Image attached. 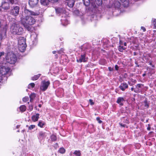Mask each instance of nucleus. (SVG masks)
<instances>
[{
	"label": "nucleus",
	"mask_w": 156,
	"mask_h": 156,
	"mask_svg": "<svg viewBox=\"0 0 156 156\" xmlns=\"http://www.w3.org/2000/svg\"><path fill=\"white\" fill-rule=\"evenodd\" d=\"M24 13L26 16L21 18V24L28 31H32L33 28L31 26L35 23L36 20L33 17L29 15L36 16L39 14L28 9H25Z\"/></svg>",
	"instance_id": "obj_1"
},
{
	"label": "nucleus",
	"mask_w": 156,
	"mask_h": 156,
	"mask_svg": "<svg viewBox=\"0 0 156 156\" xmlns=\"http://www.w3.org/2000/svg\"><path fill=\"white\" fill-rule=\"evenodd\" d=\"M10 32L14 34L21 35L23 31V29L18 24L13 23L10 27Z\"/></svg>",
	"instance_id": "obj_2"
},
{
	"label": "nucleus",
	"mask_w": 156,
	"mask_h": 156,
	"mask_svg": "<svg viewBox=\"0 0 156 156\" xmlns=\"http://www.w3.org/2000/svg\"><path fill=\"white\" fill-rule=\"evenodd\" d=\"M10 69L7 64L3 63L0 64V82L2 80V76L6 75Z\"/></svg>",
	"instance_id": "obj_3"
},
{
	"label": "nucleus",
	"mask_w": 156,
	"mask_h": 156,
	"mask_svg": "<svg viewBox=\"0 0 156 156\" xmlns=\"http://www.w3.org/2000/svg\"><path fill=\"white\" fill-rule=\"evenodd\" d=\"M5 58L7 62L11 64H14L16 61V55L11 52L8 53Z\"/></svg>",
	"instance_id": "obj_4"
},
{
	"label": "nucleus",
	"mask_w": 156,
	"mask_h": 156,
	"mask_svg": "<svg viewBox=\"0 0 156 156\" xmlns=\"http://www.w3.org/2000/svg\"><path fill=\"white\" fill-rule=\"evenodd\" d=\"M20 7L17 5H13L10 10V13L14 16H16L19 14Z\"/></svg>",
	"instance_id": "obj_5"
},
{
	"label": "nucleus",
	"mask_w": 156,
	"mask_h": 156,
	"mask_svg": "<svg viewBox=\"0 0 156 156\" xmlns=\"http://www.w3.org/2000/svg\"><path fill=\"white\" fill-rule=\"evenodd\" d=\"M50 84V82L49 81H46L44 80L42 81L41 82L40 87L41 90L43 91L46 90L47 89Z\"/></svg>",
	"instance_id": "obj_6"
},
{
	"label": "nucleus",
	"mask_w": 156,
	"mask_h": 156,
	"mask_svg": "<svg viewBox=\"0 0 156 156\" xmlns=\"http://www.w3.org/2000/svg\"><path fill=\"white\" fill-rule=\"evenodd\" d=\"M151 57V55L150 53L144 52L142 56V59L146 63H148L150 58Z\"/></svg>",
	"instance_id": "obj_7"
},
{
	"label": "nucleus",
	"mask_w": 156,
	"mask_h": 156,
	"mask_svg": "<svg viewBox=\"0 0 156 156\" xmlns=\"http://www.w3.org/2000/svg\"><path fill=\"white\" fill-rule=\"evenodd\" d=\"M10 3L6 1L2 2L1 6L2 9H3L4 10H8L10 9Z\"/></svg>",
	"instance_id": "obj_8"
},
{
	"label": "nucleus",
	"mask_w": 156,
	"mask_h": 156,
	"mask_svg": "<svg viewBox=\"0 0 156 156\" xmlns=\"http://www.w3.org/2000/svg\"><path fill=\"white\" fill-rule=\"evenodd\" d=\"M101 42L102 43V45L104 48H105L108 47L109 41L107 38H103Z\"/></svg>",
	"instance_id": "obj_9"
},
{
	"label": "nucleus",
	"mask_w": 156,
	"mask_h": 156,
	"mask_svg": "<svg viewBox=\"0 0 156 156\" xmlns=\"http://www.w3.org/2000/svg\"><path fill=\"white\" fill-rule=\"evenodd\" d=\"M58 1V0H40L41 4L43 5H47L50 2L55 3Z\"/></svg>",
	"instance_id": "obj_10"
},
{
	"label": "nucleus",
	"mask_w": 156,
	"mask_h": 156,
	"mask_svg": "<svg viewBox=\"0 0 156 156\" xmlns=\"http://www.w3.org/2000/svg\"><path fill=\"white\" fill-rule=\"evenodd\" d=\"M123 151L125 153L127 154H129L132 151V147L129 145L126 146L124 148Z\"/></svg>",
	"instance_id": "obj_11"
},
{
	"label": "nucleus",
	"mask_w": 156,
	"mask_h": 156,
	"mask_svg": "<svg viewBox=\"0 0 156 156\" xmlns=\"http://www.w3.org/2000/svg\"><path fill=\"white\" fill-rule=\"evenodd\" d=\"M128 87V85L125 82L121 83L119 86V88L122 91H124Z\"/></svg>",
	"instance_id": "obj_12"
},
{
	"label": "nucleus",
	"mask_w": 156,
	"mask_h": 156,
	"mask_svg": "<svg viewBox=\"0 0 156 156\" xmlns=\"http://www.w3.org/2000/svg\"><path fill=\"white\" fill-rule=\"evenodd\" d=\"M38 2V0H29V5L30 7H33L37 4Z\"/></svg>",
	"instance_id": "obj_13"
},
{
	"label": "nucleus",
	"mask_w": 156,
	"mask_h": 156,
	"mask_svg": "<svg viewBox=\"0 0 156 156\" xmlns=\"http://www.w3.org/2000/svg\"><path fill=\"white\" fill-rule=\"evenodd\" d=\"M55 9L56 13L57 14H62L64 12V9L62 8L56 7L55 8Z\"/></svg>",
	"instance_id": "obj_14"
},
{
	"label": "nucleus",
	"mask_w": 156,
	"mask_h": 156,
	"mask_svg": "<svg viewBox=\"0 0 156 156\" xmlns=\"http://www.w3.org/2000/svg\"><path fill=\"white\" fill-rule=\"evenodd\" d=\"M144 85L142 84H138L136 85V89L134 90V92L136 93H139L140 92V90L139 89L140 88H141L142 87H143Z\"/></svg>",
	"instance_id": "obj_15"
},
{
	"label": "nucleus",
	"mask_w": 156,
	"mask_h": 156,
	"mask_svg": "<svg viewBox=\"0 0 156 156\" xmlns=\"http://www.w3.org/2000/svg\"><path fill=\"white\" fill-rule=\"evenodd\" d=\"M85 54L81 55V57L79 59L77 60L78 62H85L86 61V58H85Z\"/></svg>",
	"instance_id": "obj_16"
},
{
	"label": "nucleus",
	"mask_w": 156,
	"mask_h": 156,
	"mask_svg": "<svg viewBox=\"0 0 156 156\" xmlns=\"http://www.w3.org/2000/svg\"><path fill=\"white\" fill-rule=\"evenodd\" d=\"M46 136L45 133L42 131L39 132L38 136V138L40 139H42L44 138Z\"/></svg>",
	"instance_id": "obj_17"
},
{
	"label": "nucleus",
	"mask_w": 156,
	"mask_h": 156,
	"mask_svg": "<svg viewBox=\"0 0 156 156\" xmlns=\"http://www.w3.org/2000/svg\"><path fill=\"white\" fill-rule=\"evenodd\" d=\"M19 50L21 52H23L25 50L26 47V44L18 46Z\"/></svg>",
	"instance_id": "obj_18"
},
{
	"label": "nucleus",
	"mask_w": 156,
	"mask_h": 156,
	"mask_svg": "<svg viewBox=\"0 0 156 156\" xmlns=\"http://www.w3.org/2000/svg\"><path fill=\"white\" fill-rule=\"evenodd\" d=\"M144 104V106L146 108H148L149 107L150 102V101H148L147 100V98H145V100L143 101Z\"/></svg>",
	"instance_id": "obj_19"
},
{
	"label": "nucleus",
	"mask_w": 156,
	"mask_h": 156,
	"mask_svg": "<svg viewBox=\"0 0 156 156\" xmlns=\"http://www.w3.org/2000/svg\"><path fill=\"white\" fill-rule=\"evenodd\" d=\"M39 115H40L38 113H37L36 115H33L32 117V120L34 122L37 121L39 118Z\"/></svg>",
	"instance_id": "obj_20"
},
{
	"label": "nucleus",
	"mask_w": 156,
	"mask_h": 156,
	"mask_svg": "<svg viewBox=\"0 0 156 156\" xmlns=\"http://www.w3.org/2000/svg\"><path fill=\"white\" fill-rule=\"evenodd\" d=\"M67 2V5L70 8H72L74 5V0H69Z\"/></svg>",
	"instance_id": "obj_21"
},
{
	"label": "nucleus",
	"mask_w": 156,
	"mask_h": 156,
	"mask_svg": "<svg viewBox=\"0 0 156 156\" xmlns=\"http://www.w3.org/2000/svg\"><path fill=\"white\" fill-rule=\"evenodd\" d=\"M115 9H118L120 8L121 3L119 2L116 1L113 3Z\"/></svg>",
	"instance_id": "obj_22"
},
{
	"label": "nucleus",
	"mask_w": 156,
	"mask_h": 156,
	"mask_svg": "<svg viewBox=\"0 0 156 156\" xmlns=\"http://www.w3.org/2000/svg\"><path fill=\"white\" fill-rule=\"evenodd\" d=\"M124 1L121 2V5L125 7H127L129 6V1L126 0H124Z\"/></svg>",
	"instance_id": "obj_23"
},
{
	"label": "nucleus",
	"mask_w": 156,
	"mask_h": 156,
	"mask_svg": "<svg viewBox=\"0 0 156 156\" xmlns=\"http://www.w3.org/2000/svg\"><path fill=\"white\" fill-rule=\"evenodd\" d=\"M26 44V42L25 39L23 38L21 39H20L18 41V46Z\"/></svg>",
	"instance_id": "obj_24"
},
{
	"label": "nucleus",
	"mask_w": 156,
	"mask_h": 156,
	"mask_svg": "<svg viewBox=\"0 0 156 156\" xmlns=\"http://www.w3.org/2000/svg\"><path fill=\"white\" fill-rule=\"evenodd\" d=\"M36 97L35 94L34 93H32L30 95V102H32L34 100V99Z\"/></svg>",
	"instance_id": "obj_25"
},
{
	"label": "nucleus",
	"mask_w": 156,
	"mask_h": 156,
	"mask_svg": "<svg viewBox=\"0 0 156 156\" xmlns=\"http://www.w3.org/2000/svg\"><path fill=\"white\" fill-rule=\"evenodd\" d=\"M84 4L86 6H88L90 4V0H83Z\"/></svg>",
	"instance_id": "obj_26"
},
{
	"label": "nucleus",
	"mask_w": 156,
	"mask_h": 156,
	"mask_svg": "<svg viewBox=\"0 0 156 156\" xmlns=\"http://www.w3.org/2000/svg\"><path fill=\"white\" fill-rule=\"evenodd\" d=\"M45 122L42 121H39L38 124V126L41 128L43 127V126L45 125Z\"/></svg>",
	"instance_id": "obj_27"
},
{
	"label": "nucleus",
	"mask_w": 156,
	"mask_h": 156,
	"mask_svg": "<svg viewBox=\"0 0 156 156\" xmlns=\"http://www.w3.org/2000/svg\"><path fill=\"white\" fill-rule=\"evenodd\" d=\"M126 49V48H124L123 46H121L120 45H119L118 47V50L119 51L121 52H123V51Z\"/></svg>",
	"instance_id": "obj_28"
},
{
	"label": "nucleus",
	"mask_w": 156,
	"mask_h": 156,
	"mask_svg": "<svg viewBox=\"0 0 156 156\" xmlns=\"http://www.w3.org/2000/svg\"><path fill=\"white\" fill-rule=\"evenodd\" d=\"M41 74H40L35 75L32 78V80H36L39 78Z\"/></svg>",
	"instance_id": "obj_29"
},
{
	"label": "nucleus",
	"mask_w": 156,
	"mask_h": 156,
	"mask_svg": "<svg viewBox=\"0 0 156 156\" xmlns=\"http://www.w3.org/2000/svg\"><path fill=\"white\" fill-rule=\"evenodd\" d=\"M124 101V99L123 97H119L117 98L116 102L117 103H120V102H121L122 101Z\"/></svg>",
	"instance_id": "obj_30"
},
{
	"label": "nucleus",
	"mask_w": 156,
	"mask_h": 156,
	"mask_svg": "<svg viewBox=\"0 0 156 156\" xmlns=\"http://www.w3.org/2000/svg\"><path fill=\"white\" fill-rule=\"evenodd\" d=\"M26 109V107L24 105H22L20 107V109L22 112H24Z\"/></svg>",
	"instance_id": "obj_31"
},
{
	"label": "nucleus",
	"mask_w": 156,
	"mask_h": 156,
	"mask_svg": "<svg viewBox=\"0 0 156 156\" xmlns=\"http://www.w3.org/2000/svg\"><path fill=\"white\" fill-rule=\"evenodd\" d=\"M152 24L154 26V28L156 29V19H155L153 18L152 20Z\"/></svg>",
	"instance_id": "obj_32"
},
{
	"label": "nucleus",
	"mask_w": 156,
	"mask_h": 156,
	"mask_svg": "<svg viewBox=\"0 0 156 156\" xmlns=\"http://www.w3.org/2000/svg\"><path fill=\"white\" fill-rule=\"evenodd\" d=\"M122 121H123V122L124 123L128 124L129 123V121L128 120V119L126 118L125 119V117H123L121 119Z\"/></svg>",
	"instance_id": "obj_33"
},
{
	"label": "nucleus",
	"mask_w": 156,
	"mask_h": 156,
	"mask_svg": "<svg viewBox=\"0 0 156 156\" xmlns=\"http://www.w3.org/2000/svg\"><path fill=\"white\" fill-rule=\"evenodd\" d=\"M73 154H74L76 156H80L81 153L80 151H75L73 153Z\"/></svg>",
	"instance_id": "obj_34"
},
{
	"label": "nucleus",
	"mask_w": 156,
	"mask_h": 156,
	"mask_svg": "<svg viewBox=\"0 0 156 156\" xmlns=\"http://www.w3.org/2000/svg\"><path fill=\"white\" fill-rule=\"evenodd\" d=\"M51 139L52 141H55L56 140L57 138L56 136L55 135H52L51 136Z\"/></svg>",
	"instance_id": "obj_35"
},
{
	"label": "nucleus",
	"mask_w": 156,
	"mask_h": 156,
	"mask_svg": "<svg viewBox=\"0 0 156 156\" xmlns=\"http://www.w3.org/2000/svg\"><path fill=\"white\" fill-rule=\"evenodd\" d=\"M92 7L94 9H95L97 8V3L95 2H94V3L92 2L91 3Z\"/></svg>",
	"instance_id": "obj_36"
},
{
	"label": "nucleus",
	"mask_w": 156,
	"mask_h": 156,
	"mask_svg": "<svg viewBox=\"0 0 156 156\" xmlns=\"http://www.w3.org/2000/svg\"><path fill=\"white\" fill-rule=\"evenodd\" d=\"M59 151L60 153L62 154H63L65 152V150L64 148L61 147L60 148Z\"/></svg>",
	"instance_id": "obj_37"
},
{
	"label": "nucleus",
	"mask_w": 156,
	"mask_h": 156,
	"mask_svg": "<svg viewBox=\"0 0 156 156\" xmlns=\"http://www.w3.org/2000/svg\"><path fill=\"white\" fill-rule=\"evenodd\" d=\"M35 84L34 83H30L28 86V88H33L34 87Z\"/></svg>",
	"instance_id": "obj_38"
},
{
	"label": "nucleus",
	"mask_w": 156,
	"mask_h": 156,
	"mask_svg": "<svg viewBox=\"0 0 156 156\" xmlns=\"http://www.w3.org/2000/svg\"><path fill=\"white\" fill-rule=\"evenodd\" d=\"M29 98L28 97H25L23 98V101L24 102H26L29 100Z\"/></svg>",
	"instance_id": "obj_39"
},
{
	"label": "nucleus",
	"mask_w": 156,
	"mask_h": 156,
	"mask_svg": "<svg viewBox=\"0 0 156 156\" xmlns=\"http://www.w3.org/2000/svg\"><path fill=\"white\" fill-rule=\"evenodd\" d=\"M35 127V125H31L29 126L28 129L30 130H31L33 129Z\"/></svg>",
	"instance_id": "obj_40"
},
{
	"label": "nucleus",
	"mask_w": 156,
	"mask_h": 156,
	"mask_svg": "<svg viewBox=\"0 0 156 156\" xmlns=\"http://www.w3.org/2000/svg\"><path fill=\"white\" fill-rule=\"evenodd\" d=\"M8 2L12 5L14 4L15 2L14 0H8Z\"/></svg>",
	"instance_id": "obj_41"
},
{
	"label": "nucleus",
	"mask_w": 156,
	"mask_h": 156,
	"mask_svg": "<svg viewBox=\"0 0 156 156\" xmlns=\"http://www.w3.org/2000/svg\"><path fill=\"white\" fill-rule=\"evenodd\" d=\"M99 64L103 65L105 63V60H102L99 61Z\"/></svg>",
	"instance_id": "obj_42"
},
{
	"label": "nucleus",
	"mask_w": 156,
	"mask_h": 156,
	"mask_svg": "<svg viewBox=\"0 0 156 156\" xmlns=\"http://www.w3.org/2000/svg\"><path fill=\"white\" fill-rule=\"evenodd\" d=\"M29 110L30 111H31L33 109V106L32 105H29Z\"/></svg>",
	"instance_id": "obj_43"
},
{
	"label": "nucleus",
	"mask_w": 156,
	"mask_h": 156,
	"mask_svg": "<svg viewBox=\"0 0 156 156\" xmlns=\"http://www.w3.org/2000/svg\"><path fill=\"white\" fill-rule=\"evenodd\" d=\"M2 34L0 33V44H1L2 40Z\"/></svg>",
	"instance_id": "obj_44"
},
{
	"label": "nucleus",
	"mask_w": 156,
	"mask_h": 156,
	"mask_svg": "<svg viewBox=\"0 0 156 156\" xmlns=\"http://www.w3.org/2000/svg\"><path fill=\"white\" fill-rule=\"evenodd\" d=\"M63 50L62 49H61L60 51H58V53L59 54H61L62 52H63Z\"/></svg>",
	"instance_id": "obj_45"
},
{
	"label": "nucleus",
	"mask_w": 156,
	"mask_h": 156,
	"mask_svg": "<svg viewBox=\"0 0 156 156\" xmlns=\"http://www.w3.org/2000/svg\"><path fill=\"white\" fill-rule=\"evenodd\" d=\"M119 68V67L117 65H116L115 66V70H118Z\"/></svg>",
	"instance_id": "obj_46"
},
{
	"label": "nucleus",
	"mask_w": 156,
	"mask_h": 156,
	"mask_svg": "<svg viewBox=\"0 0 156 156\" xmlns=\"http://www.w3.org/2000/svg\"><path fill=\"white\" fill-rule=\"evenodd\" d=\"M135 64L136 65V67H140V65L138 64V62L137 61H135Z\"/></svg>",
	"instance_id": "obj_47"
},
{
	"label": "nucleus",
	"mask_w": 156,
	"mask_h": 156,
	"mask_svg": "<svg viewBox=\"0 0 156 156\" xmlns=\"http://www.w3.org/2000/svg\"><path fill=\"white\" fill-rule=\"evenodd\" d=\"M89 102L90 103V104L91 105H92L94 104V103L93 102V101L91 99H90L89 100Z\"/></svg>",
	"instance_id": "obj_48"
},
{
	"label": "nucleus",
	"mask_w": 156,
	"mask_h": 156,
	"mask_svg": "<svg viewBox=\"0 0 156 156\" xmlns=\"http://www.w3.org/2000/svg\"><path fill=\"white\" fill-rule=\"evenodd\" d=\"M4 52H0V58L2 56L4 55Z\"/></svg>",
	"instance_id": "obj_49"
},
{
	"label": "nucleus",
	"mask_w": 156,
	"mask_h": 156,
	"mask_svg": "<svg viewBox=\"0 0 156 156\" xmlns=\"http://www.w3.org/2000/svg\"><path fill=\"white\" fill-rule=\"evenodd\" d=\"M141 29L143 30V31L144 32H145L146 31V29L145 28V27H141Z\"/></svg>",
	"instance_id": "obj_50"
},
{
	"label": "nucleus",
	"mask_w": 156,
	"mask_h": 156,
	"mask_svg": "<svg viewBox=\"0 0 156 156\" xmlns=\"http://www.w3.org/2000/svg\"><path fill=\"white\" fill-rule=\"evenodd\" d=\"M92 18L91 19V20H93L92 19V18H95L96 19H97V16L95 15L92 16Z\"/></svg>",
	"instance_id": "obj_51"
},
{
	"label": "nucleus",
	"mask_w": 156,
	"mask_h": 156,
	"mask_svg": "<svg viewBox=\"0 0 156 156\" xmlns=\"http://www.w3.org/2000/svg\"><path fill=\"white\" fill-rule=\"evenodd\" d=\"M119 44H120V45L121 46V45H122L123 44V42L121 40H120L119 41Z\"/></svg>",
	"instance_id": "obj_52"
},
{
	"label": "nucleus",
	"mask_w": 156,
	"mask_h": 156,
	"mask_svg": "<svg viewBox=\"0 0 156 156\" xmlns=\"http://www.w3.org/2000/svg\"><path fill=\"white\" fill-rule=\"evenodd\" d=\"M101 51H102V53H103V55H105V54L106 53V51L105 50H103L102 49H101Z\"/></svg>",
	"instance_id": "obj_53"
},
{
	"label": "nucleus",
	"mask_w": 156,
	"mask_h": 156,
	"mask_svg": "<svg viewBox=\"0 0 156 156\" xmlns=\"http://www.w3.org/2000/svg\"><path fill=\"white\" fill-rule=\"evenodd\" d=\"M119 125H120V126H122V127H125L126 126V125L123 124L122 123H119Z\"/></svg>",
	"instance_id": "obj_54"
},
{
	"label": "nucleus",
	"mask_w": 156,
	"mask_h": 156,
	"mask_svg": "<svg viewBox=\"0 0 156 156\" xmlns=\"http://www.w3.org/2000/svg\"><path fill=\"white\" fill-rule=\"evenodd\" d=\"M7 28L6 26L5 27V28H4L3 29V31L5 33H6V29Z\"/></svg>",
	"instance_id": "obj_55"
},
{
	"label": "nucleus",
	"mask_w": 156,
	"mask_h": 156,
	"mask_svg": "<svg viewBox=\"0 0 156 156\" xmlns=\"http://www.w3.org/2000/svg\"><path fill=\"white\" fill-rule=\"evenodd\" d=\"M102 122V121L100 120V118L98 117V122L99 123H101Z\"/></svg>",
	"instance_id": "obj_56"
},
{
	"label": "nucleus",
	"mask_w": 156,
	"mask_h": 156,
	"mask_svg": "<svg viewBox=\"0 0 156 156\" xmlns=\"http://www.w3.org/2000/svg\"><path fill=\"white\" fill-rule=\"evenodd\" d=\"M108 69L110 71H112L113 70L112 68L111 67H109L108 68Z\"/></svg>",
	"instance_id": "obj_57"
},
{
	"label": "nucleus",
	"mask_w": 156,
	"mask_h": 156,
	"mask_svg": "<svg viewBox=\"0 0 156 156\" xmlns=\"http://www.w3.org/2000/svg\"><path fill=\"white\" fill-rule=\"evenodd\" d=\"M147 129L148 130H150L151 129V127L149 126H148L147 128Z\"/></svg>",
	"instance_id": "obj_58"
},
{
	"label": "nucleus",
	"mask_w": 156,
	"mask_h": 156,
	"mask_svg": "<svg viewBox=\"0 0 156 156\" xmlns=\"http://www.w3.org/2000/svg\"><path fill=\"white\" fill-rule=\"evenodd\" d=\"M128 83L129 84V85L130 86H132L133 85L130 82H129V81H128Z\"/></svg>",
	"instance_id": "obj_59"
},
{
	"label": "nucleus",
	"mask_w": 156,
	"mask_h": 156,
	"mask_svg": "<svg viewBox=\"0 0 156 156\" xmlns=\"http://www.w3.org/2000/svg\"><path fill=\"white\" fill-rule=\"evenodd\" d=\"M118 104H119L121 106H122L123 105V103H121V102H120V103H118Z\"/></svg>",
	"instance_id": "obj_60"
},
{
	"label": "nucleus",
	"mask_w": 156,
	"mask_h": 156,
	"mask_svg": "<svg viewBox=\"0 0 156 156\" xmlns=\"http://www.w3.org/2000/svg\"><path fill=\"white\" fill-rule=\"evenodd\" d=\"M152 61H151V62H149V65H152Z\"/></svg>",
	"instance_id": "obj_61"
},
{
	"label": "nucleus",
	"mask_w": 156,
	"mask_h": 156,
	"mask_svg": "<svg viewBox=\"0 0 156 156\" xmlns=\"http://www.w3.org/2000/svg\"><path fill=\"white\" fill-rule=\"evenodd\" d=\"M146 75V74L145 73H144L142 75V76L143 77L145 76Z\"/></svg>",
	"instance_id": "obj_62"
},
{
	"label": "nucleus",
	"mask_w": 156,
	"mask_h": 156,
	"mask_svg": "<svg viewBox=\"0 0 156 156\" xmlns=\"http://www.w3.org/2000/svg\"><path fill=\"white\" fill-rule=\"evenodd\" d=\"M56 51H53V54H55V53H56Z\"/></svg>",
	"instance_id": "obj_63"
},
{
	"label": "nucleus",
	"mask_w": 156,
	"mask_h": 156,
	"mask_svg": "<svg viewBox=\"0 0 156 156\" xmlns=\"http://www.w3.org/2000/svg\"><path fill=\"white\" fill-rule=\"evenodd\" d=\"M131 90L132 91H134V88L133 87H132L131 88Z\"/></svg>",
	"instance_id": "obj_64"
}]
</instances>
